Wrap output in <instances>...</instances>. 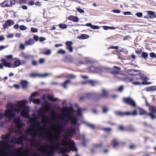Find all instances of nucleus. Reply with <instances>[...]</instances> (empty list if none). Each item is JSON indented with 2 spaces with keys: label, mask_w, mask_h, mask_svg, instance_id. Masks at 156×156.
<instances>
[{
  "label": "nucleus",
  "mask_w": 156,
  "mask_h": 156,
  "mask_svg": "<svg viewBox=\"0 0 156 156\" xmlns=\"http://www.w3.org/2000/svg\"><path fill=\"white\" fill-rule=\"evenodd\" d=\"M21 112V115L22 116L28 119L27 122L29 125L25 131V134L23 135L20 136L18 138L13 137L11 140L12 143L21 144L23 140L27 142L29 141L32 147H37L36 144L37 141L35 138L36 136H38L41 137L42 140H46L48 138L52 146H53L54 139L55 140L54 143L58 146L56 147V148L58 149H59V146L60 144L58 141L60 134L59 133L58 130L55 137L54 138L53 136H50L48 137L46 133H43L44 129L41 127L40 122L37 121L34 118L30 117L28 113V109L24 108L22 110L20 107L16 108L11 106L8 109L6 110L5 113L0 112V118L2 119L5 117L10 120L15 116L16 112ZM65 139L66 140L61 141V144L63 147L59 148L61 152L64 153L70 150L73 151H77L74 141L70 140H66L67 139Z\"/></svg>",
  "instance_id": "f257e3e1"
},
{
  "label": "nucleus",
  "mask_w": 156,
  "mask_h": 156,
  "mask_svg": "<svg viewBox=\"0 0 156 156\" xmlns=\"http://www.w3.org/2000/svg\"><path fill=\"white\" fill-rule=\"evenodd\" d=\"M83 110L80 108H78L77 113L76 115H73L67 116L64 122L62 123V125H59L58 129L59 133H64L65 138L68 139L70 136L75 132V130L71 127L67 129L65 128L64 126H67L69 121L73 125L79 126L80 124L78 120L77 116L81 115V113Z\"/></svg>",
  "instance_id": "f03ea898"
},
{
  "label": "nucleus",
  "mask_w": 156,
  "mask_h": 156,
  "mask_svg": "<svg viewBox=\"0 0 156 156\" xmlns=\"http://www.w3.org/2000/svg\"><path fill=\"white\" fill-rule=\"evenodd\" d=\"M10 136L9 133L1 136V138L2 140L0 141V156H16L12 151L9 142ZM20 156H24L22 155Z\"/></svg>",
  "instance_id": "7ed1b4c3"
},
{
  "label": "nucleus",
  "mask_w": 156,
  "mask_h": 156,
  "mask_svg": "<svg viewBox=\"0 0 156 156\" xmlns=\"http://www.w3.org/2000/svg\"><path fill=\"white\" fill-rule=\"evenodd\" d=\"M14 121L17 129L18 132L20 135H22V130L24 128L25 125L21 121L20 118H15L14 119Z\"/></svg>",
  "instance_id": "20e7f679"
},
{
  "label": "nucleus",
  "mask_w": 156,
  "mask_h": 156,
  "mask_svg": "<svg viewBox=\"0 0 156 156\" xmlns=\"http://www.w3.org/2000/svg\"><path fill=\"white\" fill-rule=\"evenodd\" d=\"M123 101L127 105H131L133 107L136 106V104L135 101L130 97L123 98Z\"/></svg>",
  "instance_id": "39448f33"
},
{
  "label": "nucleus",
  "mask_w": 156,
  "mask_h": 156,
  "mask_svg": "<svg viewBox=\"0 0 156 156\" xmlns=\"http://www.w3.org/2000/svg\"><path fill=\"white\" fill-rule=\"evenodd\" d=\"M149 109L150 110L151 112L147 113V114L150 116L152 120H154L155 118V116L153 115L154 113H156V108L153 106H151L149 108Z\"/></svg>",
  "instance_id": "423d86ee"
},
{
  "label": "nucleus",
  "mask_w": 156,
  "mask_h": 156,
  "mask_svg": "<svg viewBox=\"0 0 156 156\" xmlns=\"http://www.w3.org/2000/svg\"><path fill=\"white\" fill-rule=\"evenodd\" d=\"M14 24V22L12 20H7L5 24L3 25V29L5 30L6 29L8 28V26H10L13 25Z\"/></svg>",
  "instance_id": "0eeeda50"
},
{
  "label": "nucleus",
  "mask_w": 156,
  "mask_h": 156,
  "mask_svg": "<svg viewBox=\"0 0 156 156\" xmlns=\"http://www.w3.org/2000/svg\"><path fill=\"white\" fill-rule=\"evenodd\" d=\"M72 42L70 41H67L65 43L66 46V49L71 52H72L73 51V48L72 46Z\"/></svg>",
  "instance_id": "6e6552de"
},
{
  "label": "nucleus",
  "mask_w": 156,
  "mask_h": 156,
  "mask_svg": "<svg viewBox=\"0 0 156 156\" xmlns=\"http://www.w3.org/2000/svg\"><path fill=\"white\" fill-rule=\"evenodd\" d=\"M112 73L114 74V76L115 78L118 79H123L122 76L124 75V74L119 73L116 71H113Z\"/></svg>",
  "instance_id": "1a4fd4ad"
},
{
  "label": "nucleus",
  "mask_w": 156,
  "mask_h": 156,
  "mask_svg": "<svg viewBox=\"0 0 156 156\" xmlns=\"http://www.w3.org/2000/svg\"><path fill=\"white\" fill-rule=\"evenodd\" d=\"M49 75L51 76L52 73H45L42 74H40L37 73H33L31 74L30 76L32 77H35L37 76L41 77H45Z\"/></svg>",
  "instance_id": "9d476101"
},
{
  "label": "nucleus",
  "mask_w": 156,
  "mask_h": 156,
  "mask_svg": "<svg viewBox=\"0 0 156 156\" xmlns=\"http://www.w3.org/2000/svg\"><path fill=\"white\" fill-rule=\"evenodd\" d=\"M102 94H100L98 95L99 98L101 97L106 98L108 96V92L105 89L102 90Z\"/></svg>",
  "instance_id": "9b49d317"
},
{
  "label": "nucleus",
  "mask_w": 156,
  "mask_h": 156,
  "mask_svg": "<svg viewBox=\"0 0 156 156\" xmlns=\"http://www.w3.org/2000/svg\"><path fill=\"white\" fill-rule=\"evenodd\" d=\"M90 71L91 72H99L101 71L100 69L94 66H91L89 68Z\"/></svg>",
  "instance_id": "f8f14e48"
},
{
  "label": "nucleus",
  "mask_w": 156,
  "mask_h": 156,
  "mask_svg": "<svg viewBox=\"0 0 156 156\" xmlns=\"http://www.w3.org/2000/svg\"><path fill=\"white\" fill-rule=\"evenodd\" d=\"M73 60V58L71 56H68L66 57L65 59V61L67 63H72Z\"/></svg>",
  "instance_id": "ddd939ff"
},
{
  "label": "nucleus",
  "mask_w": 156,
  "mask_h": 156,
  "mask_svg": "<svg viewBox=\"0 0 156 156\" xmlns=\"http://www.w3.org/2000/svg\"><path fill=\"white\" fill-rule=\"evenodd\" d=\"M71 83V81L69 80H67L63 83L61 84V86L64 88L66 89L68 85Z\"/></svg>",
  "instance_id": "4468645a"
},
{
  "label": "nucleus",
  "mask_w": 156,
  "mask_h": 156,
  "mask_svg": "<svg viewBox=\"0 0 156 156\" xmlns=\"http://www.w3.org/2000/svg\"><path fill=\"white\" fill-rule=\"evenodd\" d=\"M44 148L46 149V151H45L44 153V154H46L45 156H53L54 153L49 151L48 149H46V147L45 145H44Z\"/></svg>",
  "instance_id": "2eb2a0df"
},
{
  "label": "nucleus",
  "mask_w": 156,
  "mask_h": 156,
  "mask_svg": "<svg viewBox=\"0 0 156 156\" xmlns=\"http://www.w3.org/2000/svg\"><path fill=\"white\" fill-rule=\"evenodd\" d=\"M1 62H2L3 66L9 68L11 67V64L7 62L6 60L5 59H2L1 60Z\"/></svg>",
  "instance_id": "dca6fc26"
},
{
  "label": "nucleus",
  "mask_w": 156,
  "mask_h": 156,
  "mask_svg": "<svg viewBox=\"0 0 156 156\" xmlns=\"http://www.w3.org/2000/svg\"><path fill=\"white\" fill-rule=\"evenodd\" d=\"M34 43V40L32 39H30L27 41H25V44L26 45H31Z\"/></svg>",
  "instance_id": "f3484780"
},
{
  "label": "nucleus",
  "mask_w": 156,
  "mask_h": 156,
  "mask_svg": "<svg viewBox=\"0 0 156 156\" xmlns=\"http://www.w3.org/2000/svg\"><path fill=\"white\" fill-rule=\"evenodd\" d=\"M9 0H6L4 1L2 3V6L4 7L11 6V4H10V3L9 2Z\"/></svg>",
  "instance_id": "a211bd4d"
},
{
  "label": "nucleus",
  "mask_w": 156,
  "mask_h": 156,
  "mask_svg": "<svg viewBox=\"0 0 156 156\" xmlns=\"http://www.w3.org/2000/svg\"><path fill=\"white\" fill-rule=\"evenodd\" d=\"M127 115H137L136 111V110H134L133 112H127Z\"/></svg>",
  "instance_id": "6ab92c4d"
},
{
  "label": "nucleus",
  "mask_w": 156,
  "mask_h": 156,
  "mask_svg": "<svg viewBox=\"0 0 156 156\" xmlns=\"http://www.w3.org/2000/svg\"><path fill=\"white\" fill-rule=\"evenodd\" d=\"M82 136L83 139V146L85 147L86 146V143L87 142V140L85 138V136L84 134L82 135Z\"/></svg>",
  "instance_id": "aec40b11"
},
{
  "label": "nucleus",
  "mask_w": 156,
  "mask_h": 156,
  "mask_svg": "<svg viewBox=\"0 0 156 156\" xmlns=\"http://www.w3.org/2000/svg\"><path fill=\"white\" fill-rule=\"evenodd\" d=\"M116 114L120 116H123L125 115H127V112H122L120 111H117L115 112Z\"/></svg>",
  "instance_id": "412c9836"
},
{
  "label": "nucleus",
  "mask_w": 156,
  "mask_h": 156,
  "mask_svg": "<svg viewBox=\"0 0 156 156\" xmlns=\"http://www.w3.org/2000/svg\"><path fill=\"white\" fill-rule=\"evenodd\" d=\"M44 102L46 105L44 107V108H45L47 111H49L51 109V107L49 106L48 103V101H44Z\"/></svg>",
  "instance_id": "4be33fe9"
},
{
  "label": "nucleus",
  "mask_w": 156,
  "mask_h": 156,
  "mask_svg": "<svg viewBox=\"0 0 156 156\" xmlns=\"http://www.w3.org/2000/svg\"><path fill=\"white\" fill-rule=\"evenodd\" d=\"M21 83L22 87L23 88H25L27 86L28 82L25 80H22L21 81Z\"/></svg>",
  "instance_id": "5701e85b"
},
{
  "label": "nucleus",
  "mask_w": 156,
  "mask_h": 156,
  "mask_svg": "<svg viewBox=\"0 0 156 156\" xmlns=\"http://www.w3.org/2000/svg\"><path fill=\"white\" fill-rule=\"evenodd\" d=\"M48 98L49 100H50L51 101H56L58 99L57 98H54L53 95H48Z\"/></svg>",
  "instance_id": "b1692460"
},
{
  "label": "nucleus",
  "mask_w": 156,
  "mask_h": 156,
  "mask_svg": "<svg viewBox=\"0 0 156 156\" xmlns=\"http://www.w3.org/2000/svg\"><path fill=\"white\" fill-rule=\"evenodd\" d=\"M112 143H113V145H112L113 147L114 148L116 147L118 145V140H117V139H114L113 140Z\"/></svg>",
  "instance_id": "393cba45"
},
{
  "label": "nucleus",
  "mask_w": 156,
  "mask_h": 156,
  "mask_svg": "<svg viewBox=\"0 0 156 156\" xmlns=\"http://www.w3.org/2000/svg\"><path fill=\"white\" fill-rule=\"evenodd\" d=\"M89 37V35L85 34H82L78 37V38L80 39H87Z\"/></svg>",
  "instance_id": "a878e982"
},
{
  "label": "nucleus",
  "mask_w": 156,
  "mask_h": 156,
  "mask_svg": "<svg viewBox=\"0 0 156 156\" xmlns=\"http://www.w3.org/2000/svg\"><path fill=\"white\" fill-rule=\"evenodd\" d=\"M70 19L75 22H77L79 20L78 17L76 16H73L72 17H69Z\"/></svg>",
  "instance_id": "bb28decb"
},
{
  "label": "nucleus",
  "mask_w": 156,
  "mask_h": 156,
  "mask_svg": "<svg viewBox=\"0 0 156 156\" xmlns=\"http://www.w3.org/2000/svg\"><path fill=\"white\" fill-rule=\"evenodd\" d=\"M34 57V56L29 54L27 55H26L24 59L25 60H29L30 59L33 58Z\"/></svg>",
  "instance_id": "cd10ccee"
},
{
  "label": "nucleus",
  "mask_w": 156,
  "mask_h": 156,
  "mask_svg": "<svg viewBox=\"0 0 156 156\" xmlns=\"http://www.w3.org/2000/svg\"><path fill=\"white\" fill-rule=\"evenodd\" d=\"M127 130L128 131L131 132H135L136 130L133 127L131 126H128L127 128Z\"/></svg>",
  "instance_id": "c85d7f7f"
},
{
  "label": "nucleus",
  "mask_w": 156,
  "mask_h": 156,
  "mask_svg": "<svg viewBox=\"0 0 156 156\" xmlns=\"http://www.w3.org/2000/svg\"><path fill=\"white\" fill-rule=\"evenodd\" d=\"M21 62L20 60H16L14 62V64L16 67H17L20 66L21 64Z\"/></svg>",
  "instance_id": "c756f323"
},
{
  "label": "nucleus",
  "mask_w": 156,
  "mask_h": 156,
  "mask_svg": "<svg viewBox=\"0 0 156 156\" xmlns=\"http://www.w3.org/2000/svg\"><path fill=\"white\" fill-rule=\"evenodd\" d=\"M141 56L144 59H146L147 58L148 56V53L146 52H142Z\"/></svg>",
  "instance_id": "7c9ffc66"
},
{
  "label": "nucleus",
  "mask_w": 156,
  "mask_h": 156,
  "mask_svg": "<svg viewBox=\"0 0 156 156\" xmlns=\"http://www.w3.org/2000/svg\"><path fill=\"white\" fill-rule=\"evenodd\" d=\"M66 52L65 51L61 49L58 51L57 53L58 54H61L63 55L66 54Z\"/></svg>",
  "instance_id": "2f4dec72"
},
{
  "label": "nucleus",
  "mask_w": 156,
  "mask_h": 156,
  "mask_svg": "<svg viewBox=\"0 0 156 156\" xmlns=\"http://www.w3.org/2000/svg\"><path fill=\"white\" fill-rule=\"evenodd\" d=\"M140 78L141 80L144 81H147L148 80L147 77L143 76L142 75H140Z\"/></svg>",
  "instance_id": "473e14b6"
},
{
  "label": "nucleus",
  "mask_w": 156,
  "mask_h": 156,
  "mask_svg": "<svg viewBox=\"0 0 156 156\" xmlns=\"http://www.w3.org/2000/svg\"><path fill=\"white\" fill-rule=\"evenodd\" d=\"M139 110L140 111V115H144L146 114V112L144 109L140 108H139Z\"/></svg>",
  "instance_id": "72a5a7b5"
},
{
  "label": "nucleus",
  "mask_w": 156,
  "mask_h": 156,
  "mask_svg": "<svg viewBox=\"0 0 156 156\" xmlns=\"http://www.w3.org/2000/svg\"><path fill=\"white\" fill-rule=\"evenodd\" d=\"M51 53V51L50 49L48 50L43 53V54L47 55H50Z\"/></svg>",
  "instance_id": "f704fd0d"
},
{
  "label": "nucleus",
  "mask_w": 156,
  "mask_h": 156,
  "mask_svg": "<svg viewBox=\"0 0 156 156\" xmlns=\"http://www.w3.org/2000/svg\"><path fill=\"white\" fill-rule=\"evenodd\" d=\"M33 102L34 103L39 104L41 103L40 100L39 99H34L33 100Z\"/></svg>",
  "instance_id": "c9c22d12"
},
{
  "label": "nucleus",
  "mask_w": 156,
  "mask_h": 156,
  "mask_svg": "<svg viewBox=\"0 0 156 156\" xmlns=\"http://www.w3.org/2000/svg\"><path fill=\"white\" fill-rule=\"evenodd\" d=\"M86 125L89 126V127L91 128V129H94L95 128V126L93 124H90L89 123L86 122Z\"/></svg>",
  "instance_id": "e433bc0d"
},
{
  "label": "nucleus",
  "mask_w": 156,
  "mask_h": 156,
  "mask_svg": "<svg viewBox=\"0 0 156 156\" xmlns=\"http://www.w3.org/2000/svg\"><path fill=\"white\" fill-rule=\"evenodd\" d=\"M59 27L60 28L63 29H66L67 27V26L66 24L62 23L59 24Z\"/></svg>",
  "instance_id": "4c0bfd02"
},
{
  "label": "nucleus",
  "mask_w": 156,
  "mask_h": 156,
  "mask_svg": "<svg viewBox=\"0 0 156 156\" xmlns=\"http://www.w3.org/2000/svg\"><path fill=\"white\" fill-rule=\"evenodd\" d=\"M37 150L38 151H40L42 153H44L45 151L44 150V149L41 147H38L37 148Z\"/></svg>",
  "instance_id": "58836bf2"
},
{
  "label": "nucleus",
  "mask_w": 156,
  "mask_h": 156,
  "mask_svg": "<svg viewBox=\"0 0 156 156\" xmlns=\"http://www.w3.org/2000/svg\"><path fill=\"white\" fill-rule=\"evenodd\" d=\"M20 29L22 30H26L27 29V27H26L24 25H21L20 26Z\"/></svg>",
  "instance_id": "ea45409f"
},
{
  "label": "nucleus",
  "mask_w": 156,
  "mask_h": 156,
  "mask_svg": "<svg viewBox=\"0 0 156 156\" xmlns=\"http://www.w3.org/2000/svg\"><path fill=\"white\" fill-rule=\"evenodd\" d=\"M147 13L149 15H150V16H151V17L152 16H154L155 14V12L152 11H149Z\"/></svg>",
  "instance_id": "a19ab883"
},
{
  "label": "nucleus",
  "mask_w": 156,
  "mask_h": 156,
  "mask_svg": "<svg viewBox=\"0 0 156 156\" xmlns=\"http://www.w3.org/2000/svg\"><path fill=\"white\" fill-rule=\"evenodd\" d=\"M76 76L72 74H70L68 75V77L70 79L74 78L76 77Z\"/></svg>",
  "instance_id": "79ce46f5"
},
{
  "label": "nucleus",
  "mask_w": 156,
  "mask_h": 156,
  "mask_svg": "<svg viewBox=\"0 0 156 156\" xmlns=\"http://www.w3.org/2000/svg\"><path fill=\"white\" fill-rule=\"evenodd\" d=\"M88 83H90V84L92 86H94L96 83V82L95 81L92 80H89Z\"/></svg>",
  "instance_id": "37998d69"
},
{
  "label": "nucleus",
  "mask_w": 156,
  "mask_h": 156,
  "mask_svg": "<svg viewBox=\"0 0 156 156\" xmlns=\"http://www.w3.org/2000/svg\"><path fill=\"white\" fill-rule=\"evenodd\" d=\"M31 31L33 33H36L37 31V29L34 27H31Z\"/></svg>",
  "instance_id": "c03bdc74"
},
{
  "label": "nucleus",
  "mask_w": 156,
  "mask_h": 156,
  "mask_svg": "<svg viewBox=\"0 0 156 156\" xmlns=\"http://www.w3.org/2000/svg\"><path fill=\"white\" fill-rule=\"evenodd\" d=\"M103 130L104 131L107 132H108L112 131V129L111 128H103Z\"/></svg>",
  "instance_id": "a18cd8bd"
},
{
  "label": "nucleus",
  "mask_w": 156,
  "mask_h": 156,
  "mask_svg": "<svg viewBox=\"0 0 156 156\" xmlns=\"http://www.w3.org/2000/svg\"><path fill=\"white\" fill-rule=\"evenodd\" d=\"M76 10L78 12L81 13H83L84 12V11L83 9L80 8H77Z\"/></svg>",
  "instance_id": "49530a36"
},
{
  "label": "nucleus",
  "mask_w": 156,
  "mask_h": 156,
  "mask_svg": "<svg viewBox=\"0 0 156 156\" xmlns=\"http://www.w3.org/2000/svg\"><path fill=\"white\" fill-rule=\"evenodd\" d=\"M108 110V108L106 107H104L103 108V112L104 113L106 112Z\"/></svg>",
  "instance_id": "de8ad7c7"
},
{
  "label": "nucleus",
  "mask_w": 156,
  "mask_h": 156,
  "mask_svg": "<svg viewBox=\"0 0 156 156\" xmlns=\"http://www.w3.org/2000/svg\"><path fill=\"white\" fill-rule=\"evenodd\" d=\"M136 15L139 17H140L142 16L143 14L142 12H137L136 14Z\"/></svg>",
  "instance_id": "09e8293b"
},
{
  "label": "nucleus",
  "mask_w": 156,
  "mask_h": 156,
  "mask_svg": "<svg viewBox=\"0 0 156 156\" xmlns=\"http://www.w3.org/2000/svg\"><path fill=\"white\" fill-rule=\"evenodd\" d=\"M124 87L123 86H121L118 88V90L119 92H121L123 90Z\"/></svg>",
  "instance_id": "8fccbe9b"
},
{
  "label": "nucleus",
  "mask_w": 156,
  "mask_h": 156,
  "mask_svg": "<svg viewBox=\"0 0 156 156\" xmlns=\"http://www.w3.org/2000/svg\"><path fill=\"white\" fill-rule=\"evenodd\" d=\"M9 2L10 4H11V6H12V5L15 4V0H9Z\"/></svg>",
  "instance_id": "3c124183"
},
{
  "label": "nucleus",
  "mask_w": 156,
  "mask_h": 156,
  "mask_svg": "<svg viewBox=\"0 0 156 156\" xmlns=\"http://www.w3.org/2000/svg\"><path fill=\"white\" fill-rule=\"evenodd\" d=\"M92 96V94L91 93H89L86 94L85 95L86 98H89Z\"/></svg>",
  "instance_id": "603ef678"
},
{
  "label": "nucleus",
  "mask_w": 156,
  "mask_h": 156,
  "mask_svg": "<svg viewBox=\"0 0 156 156\" xmlns=\"http://www.w3.org/2000/svg\"><path fill=\"white\" fill-rule=\"evenodd\" d=\"M151 91L156 90V86H150Z\"/></svg>",
  "instance_id": "864d4df0"
},
{
  "label": "nucleus",
  "mask_w": 156,
  "mask_h": 156,
  "mask_svg": "<svg viewBox=\"0 0 156 156\" xmlns=\"http://www.w3.org/2000/svg\"><path fill=\"white\" fill-rule=\"evenodd\" d=\"M91 28L94 29H98L99 28V27L97 26L92 25Z\"/></svg>",
  "instance_id": "5fc2aeb1"
},
{
  "label": "nucleus",
  "mask_w": 156,
  "mask_h": 156,
  "mask_svg": "<svg viewBox=\"0 0 156 156\" xmlns=\"http://www.w3.org/2000/svg\"><path fill=\"white\" fill-rule=\"evenodd\" d=\"M20 47L22 50H24L25 48V46L24 45L22 44H20Z\"/></svg>",
  "instance_id": "6e6d98bb"
},
{
  "label": "nucleus",
  "mask_w": 156,
  "mask_h": 156,
  "mask_svg": "<svg viewBox=\"0 0 156 156\" xmlns=\"http://www.w3.org/2000/svg\"><path fill=\"white\" fill-rule=\"evenodd\" d=\"M112 11L113 12L118 13H119L121 12L120 10L118 9H114L112 10Z\"/></svg>",
  "instance_id": "4d7b16f0"
},
{
  "label": "nucleus",
  "mask_w": 156,
  "mask_h": 156,
  "mask_svg": "<svg viewBox=\"0 0 156 156\" xmlns=\"http://www.w3.org/2000/svg\"><path fill=\"white\" fill-rule=\"evenodd\" d=\"M5 57L9 59H11L13 57V55H6Z\"/></svg>",
  "instance_id": "13d9d810"
},
{
  "label": "nucleus",
  "mask_w": 156,
  "mask_h": 156,
  "mask_svg": "<svg viewBox=\"0 0 156 156\" xmlns=\"http://www.w3.org/2000/svg\"><path fill=\"white\" fill-rule=\"evenodd\" d=\"M133 85H141V82H133Z\"/></svg>",
  "instance_id": "bf43d9fd"
},
{
  "label": "nucleus",
  "mask_w": 156,
  "mask_h": 156,
  "mask_svg": "<svg viewBox=\"0 0 156 156\" xmlns=\"http://www.w3.org/2000/svg\"><path fill=\"white\" fill-rule=\"evenodd\" d=\"M150 56L152 58H154L156 56L155 54L153 52H151L150 53Z\"/></svg>",
  "instance_id": "052dcab7"
},
{
  "label": "nucleus",
  "mask_w": 156,
  "mask_h": 156,
  "mask_svg": "<svg viewBox=\"0 0 156 156\" xmlns=\"http://www.w3.org/2000/svg\"><path fill=\"white\" fill-rule=\"evenodd\" d=\"M85 60L86 62H88L91 63L92 62V60L91 59H90V58H86Z\"/></svg>",
  "instance_id": "680f3d73"
},
{
  "label": "nucleus",
  "mask_w": 156,
  "mask_h": 156,
  "mask_svg": "<svg viewBox=\"0 0 156 156\" xmlns=\"http://www.w3.org/2000/svg\"><path fill=\"white\" fill-rule=\"evenodd\" d=\"M80 26H86L87 27H90L91 28V26H92V25L91 23H86L85 25L82 24L80 25Z\"/></svg>",
  "instance_id": "e2e57ef3"
},
{
  "label": "nucleus",
  "mask_w": 156,
  "mask_h": 156,
  "mask_svg": "<svg viewBox=\"0 0 156 156\" xmlns=\"http://www.w3.org/2000/svg\"><path fill=\"white\" fill-rule=\"evenodd\" d=\"M109 48H111L113 49H118V47L117 46H111L110 47L108 48V49Z\"/></svg>",
  "instance_id": "0e129e2a"
},
{
  "label": "nucleus",
  "mask_w": 156,
  "mask_h": 156,
  "mask_svg": "<svg viewBox=\"0 0 156 156\" xmlns=\"http://www.w3.org/2000/svg\"><path fill=\"white\" fill-rule=\"evenodd\" d=\"M44 58H41L39 59V62L40 64H42L44 62Z\"/></svg>",
  "instance_id": "69168bd1"
},
{
  "label": "nucleus",
  "mask_w": 156,
  "mask_h": 156,
  "mask_svg": "<svg viewBox=\"0 0 156 156\" xmlns=\"http://www.w3.org/2000/svg\"><path fill=\"white\" fill-rule=\"evenodd\" d=\"M39 39L40 42H42L45 41L46 40V39L44 37H40Z\"/></svg>",
  "instance_id": "338daca9"
},
{
  "label": "nucleus",
  "mask_w": 156,
  "mask_h": 156,
  "mask_svg": "<svg viewBox=\"0 0 156 156\" xmlns=\"http://www.w3.org/2000/svg\"><path fill=\"white\" fill-rule=\"evenodd\" d=\"M34 39L36 41H37L38 40V37L37 35H35L34 37Z\"/></svg>",
  "instance_id": "774afa93"
}]
</instances>
